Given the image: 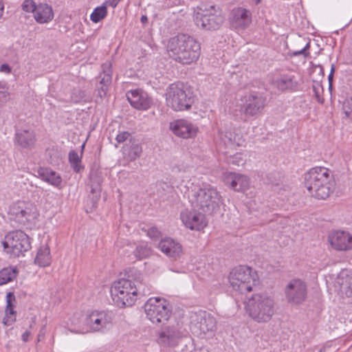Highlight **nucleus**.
Returning a JSON list of instances; mask_svg holds the SVG:
<instances>
[{"label":"nucleus","instance_id":"f257e3e1","mask_svg":"<svg viewBox=\"0 0 352 352\" xmlns=\"http://www.w3.org/2000/svg\"><path fill=\"white\" fill-rule=\"evenodd\" d=\"M150 289L144 282V276L137 270L128 278L115 282L111 288V295L115 303L120 307L132 306L138 294L145 295Z\"/></svg>","mask_w":352,"mask_h":352},{"label":"nucleus","instance_id":"f03ea898","mask_svg":"<svg viewBox=\"0 0 352 352\" xmlns=\"http://www.w3.org/2000/svg\"><path fill=\"white\" fill-rule=\"evenodd\" d=\"M170 58L182 65L197 61L201 54L200 44L188 34H179L170 38L167 45Z\"/></svg>","mask_w":352,"mask_h":352},{"label":"nucleus","instance_id":"7ed1b4c3","mask_svg":"<svg viewBox=\"0 0 352 352\" xmlns=\"http://www.w3.org/2000/svg\"><path fill=\"white\" fill-rule=\"evenodd\" d=\"M305 186L311 195L318 199H325L333 192V181L329 170L314 167L305 174Z\"/></svg>","mask_w":352,"mask_h":352},{"label":"nucleus","instance_id":"20e7f679","mask_svg":"<svg viewBox=\"0 0 352 352\" xmlns=\"http://www.w3.org/2000/svg\"><path fill=\"white\" fill-rule=\"evenodd\" d=\"M190 202L193 208H197L207 214L217 212L222 204V199L216 188L208 186L199 188L192 192Z\"/></svg>","mask_w":352,"mask_h":352},{"label":"nucleus","instance_id":"39448f33","mask_svg":"<svg viewBox=\"0 0 352 352\" xmlns=\"http://www.w3.org/2000/svg\"><path fill=\"white\" fill-rule=\"evenodd\" d=\"M274 300L266 294H254L246 303V309L250 316L258 322L270 320L274 312Z\"/></svg>","mask_w":352,"mask_h":352},{"label":"nucleus","instance_id":"423d86ee","mask_svg":"<svg viewBox=\"0 0 352 352\" xmlns=\"http://www.w3.org/2000/svg\"><path fill=\"white\" fill-rule=\"evenodd\" d=\"M166 96L167 105L176 111L188 110L194 102L192 92L179 82L170 85Z\"/></svg>","mask_w":352,"mask_h":352},{"label":"nucleus","instance_id":"0eeeda50","mask_svg":"<svg viewBox=\"0 0 352 352\" xmlns=\"http://www.w3.org/2000/svg\"><path fill=\"white\" fill-rule=\"evenodd\" d=\"M4 252L11 258L23 255L31 248L30 238L23 231L16 230L8 233L1 242Z\"/></svg>","mask_w":352,"mask_h":352},{"label":"nucleus","instance_id":"6e6552de","mask_svg":"<svg viewBox=\"0 0 352 352\" xmlns=\"http://www.w3.org/2000/svg\"><path fill=\"white\" fill-rule=\"evenodd\" d=\"M168 306V302L163 298H150L144 306L146 318L153 324H164L172 314Z\"/></svg>","mask_w":352,"mask_h":352},{"label":"nucleus","instance_id":"1a4fd4ad","mask_svg":"<svg viewBox=\"0 0 352 352\" xmlns=\"http://www.w3.org/2000/svg\"><path fill=\"white\" fill-rule=\"evenodd\" d=\"M198 11L194 15V21L197 26L205 30L213 31L218 30L224 21L221 10L215 6L209 8L203 6L197 7Z\"/></svg>","mask_w":352,"mask_h":352},{"label":"nucleus","instance_id":"9d476101","mask_svg":"<svg viewBox=\"0 0 352 352\" xmlns=\"http://www.w3.org/2000/svg\"><path fill=\"white\" fill-rule=\"evenodd\" d=\"M251 267L240 265L232 270L229 276V281L233 289L241 293L249 292L256 285L255 275Z\"/></svg>","mask_w":352,"mask_h":352},{"label":"nucleus","instance_id":"9b49d317","mask_svg":"<svg viewBox=\"0 0 352 352\" xmlns=\"http://www.w3.org/2000/svg\"><path fill=\"white\" fill-rule=\"evenodd\" d=\"M216 327V320L206 311H199L190 316V330L193 334L204 337L209 332H212Z\"/></svg>","mask_w":352,"mask_h":352},{"label":"nucleus","instance_id":"f8f14e48","mask_svg":"<svg viewBox=\"0 0 352 352\" xmlns=\"http://www.w3.org/2000/svg\"><path fill=\"white\" fill-rule=\"evenodd\" d=\"M266 104L267 98L263 93L252 92L245 96L241 111L247 118H256L263 113Z\"/></svg>","mask_w":352,"mask_h":352},{"label":"nucleus","instance_id":"ddd939ff","mask_svg":"<svg viewBox=\"0 0 352 352\" xmlns=\"http://www.w3.org/2000/svg\"><path fill=\"white\" fill-rule=\"evenodd\" d=\"M9 214L11 219L25 226L36 219L38 212L32 204L18 202L10 208Z\"/></svg>","mask_w":352,"mask_h":352},{"label":"nucleus","instance_id":"4468645a","mask_svg":"<svg viewBox=\"0 0 352 352\" xmlns=\"http://www.w3.org/2000/svg\"><path fill=\"white\" fill-rule=\"evenodd\" d=\"M285 294L288 302L295 305L301 304L307 298V284L301 279H293L286 286Z\"/></svg>","mask_w":352,"mask_h":352},{"label":"nucleus","instance_id":"2eb2a0df","mask_svg":"<svg viewBox=\"0 0 352 352\" xmlns=\"http://www.w3.org/2000/svg\"><path fill=\"white\" fill-rule=\"evenodd\" d=\"M197 208L185 209L180 214V218L183 223L187 228L192 230H201L208 224L206 214H203V212L197 211Z\"/></svg>","mask_w":352,"mask_h":352},{"label":"nucleus","instance_id":"dca6fc26","mask_svg":"<svg viewBox=\"0 0 352 352\" xmlns=\"http://www.w3.org/2000/svg\"><path fill=\"white\" fill-rule=\"evenodd\" d=\"M111 322V318L104 311H93L84 319V323L87 326L85 331L80 332L98 331L106 328Z\"/></svg>","mask_w":352,"mask_h":352},{"label":"nucleus","instance_id":"f3484780","mask_svg":"<svg viewBox=\"0 0 352 352\" xmlns=\"http://www.w3.org/2000/svg\"><path fill=\"white\" fill-rule=\"evenodd\" d=\"M126 96L131 105L138 110H147L153 104V99L148 94L140 89L129 91Z\"/></svg>","mask_w":352,"mask_h":352},{"label":"nucleus","instance_id":"a211bd4d","mask_svg":"<svg viewBox=\"0 0 352 352\" xmlns=\"http://www.w3.org/2000/svg\"><path fill=\"white\" fill-rule=\"evenodd\" d=\"M329 241L332 248L338 251H346L352 249V236L346 232L337 230L329 236Z\"/></svg>","mask_w":352,"mask_h":352},{"label":"nucleus","instance_id":"6ab92c4d","mask_svg":"<svg viewBox=\"0 0 352 352\" xmlns=\"http://www.w3.org/2000/svg\"><path fill=\"white\" fill-rule=\"evenodd\" d=\"M226 185L235 191L243 192L250 186V179L248 176L239 173H228L223 177Z\"/></svg>","mask_w":352,"mask_h":352},{"label":"nucleus","instance_id":"aec40b11","mask_svg":"<svg viewBox=\"0 0 352 352\" xmlns=\"http://www.w3.org/2000/svg\"><path fill=\"white\" fill-rule=\"evenodd\" d=\"M170 129L177 136L182 138H190L196 135L198 128L186 120H178L170 123Z\"/></svg>","mask_w":352,"mask_h":352},{"label":"nucleus","instance_id":"412c9836","mask_svg":"<svg viewBox=\"0 0 352 352\" xmlns=\"http://www.w3.org/2000/svg\"><path fill=\"white\" fill-rule=\"evenodd\" d=\"M181 337V331L174 326H168L160 331L158 341L164 346H175Z\"/></svg>","mask_w":352,"mask_h":352},{"label":"nucleus","instance_id":"4be33fe9","mask_svg":"<svg viewBox=\"0 0 352 352\" xmlns=\"http://www.w3.org/2000/svg\"><path fill=\"white\" fill-rule=\"evenodd\" d=\"M34 132L30 129H17L15 133L14 142L23 148H30L35 143Z\"/></svg>","mask_w":352,"mask_h":352},{"label":"nucleus","instance_id":"5701e85b","mask_svg":"<svg viewBox=\"0 0 352 352\" xmlns=\"http://www.w3.org/2000/svg\"><path fill=\"white\" fill-rule=\"evenodd\" d=\"M158 247L166 256L174 259L179 257L182 252V245L170 238L162 239Z\"/></svg>","mask_w":352,"mask_h":352},{"label":"nucleus","instance_id":"b1692460","mask_svg":"<svg viewBox=\"0 0 352 352\" xmlns=\"http://www.w3.org/2000/svg\"><path fill=\"white\" fill-rule=\"evenodd\" d=\"M252 22V14L250 10L239 8L233 10L232 23L236 28H245Z\"/></svg>","mask_w":352,"mask_h":352},{"label":"nucleus","instance_id":"393cba45","mask_svg":"<svg viewBox=\"0 0 352 352\" xmlns=\"http://www.w3.org/2000/svg\"><path fill=\"white\" fill-rule=\"evenodd\" d=\"M142 148L138 140L130 138V142L123 146V154L130 161H134L141 156Z\"/></svg>","mask_w":352,"mask_h":352},{"label":"nucleus","instance_id":"a878e982","mask_svg":"<svg viewBox=\"0 0 352 352\" xmlns=\"http://www.w3.org/2000/svg\"><path fill=\"white\" fill-rule=\"evenodd\" d=\"M34 17L36 22L45 23L51 21L54 18V12L52 6L47 3H39L34 13Z\"/></svg>","mask_w":352,"mask_h":352},{"label":"nucleus","instance_id":"bb28decb","mask_svg":"<svg viewBox=\"0 0 352 352\" xmlns=\"http://www.w3.org/2000/svg\"><path fill=\"white\" fill-rule=\"evenodd\" d=\"M36 173L42 180L56 187H58L62 182L61 177L50 168L39 167Z\"/></svg>","mask_w":352,"mask_h":352},{"label":"nucleus","instance_id":"cd10ccee","mask_svg":"<svg viewBox=\"0 0 352 352\" xmlns=\"http://www.w3.org/2000/svg\"><path fill=\"white\" fill-rule=\"evenodd\" d=\"M19 274L16 267H7L0 270V286L7 284L15 279Z\"/></svg>","mask_w":352,"mask_h":352},{"label":"nucleus","instance_id":"c85d7f7f","mask_svg":"<svg viewBox=\"0 0 352 352\" xmlns=\"http://www.w3.org/2000/svg\"><path fill=\"white\" fill-rule=\"evenodd\" d=\"M275 83L276 87L281 91L294 89L297 87V82L292 76H283L277 79Z\"/></svg>","mask_w":352,"mask_h":352},{"label":"nucleus","instance_id":"c756f323","mask_svg":"<svg viewBox=\"0 0 352 352\" xmlns=\"http://www.w3.org/2000/svg\"><path fill=\"white\" fill-rule=\"evenodd\" d=\"M50 248L46 245L38 250L34 262L41 267H45L50 265Z\"/></svg>","mask_w":352,"mask_h":352},{"label":"nucleus","instance_id":"7c9ffc66","mask_svg":"<svg viewBox=\"0 0 352 352\" xmlns=\"http://www.w3.org/2000/svg\"><path fill=\"white\" fill-rule=\"evenodd\" d=\"M82 156L78 155L76 151L72 150L70 151L68 155L69 162L74 170L77 173H81L85 166L81 164Z\"/></svg>","mask_w":352,"mask_h":352},{"label":"nucleus","instance_id":"2f4dec72","mask_svg":"<svg viewBox=\"0 0 352 352\" xmlns=\"http://www.w3.org/2000/svg\"><path fill=\"white\" fill-rule=\"evenodd\" d=\"M220 139L228 148H234L236 146H240V142L236 139V135L231 131H226L224 133H221Z\"/></svg>","mask_w":352,"mask_h":352},{"label":"nucleus","instance_id":"473e14b6","mask_svg":"<svg viewBox=\"0 0 352 352\" xmlns=\"http://www.w3.org/2000/svg\"><path fill=\"white\" fill-rule=\"evenodd\" d=\"M90 188H101L102 173L97 168H91L89 173Z\"/></svg>","mask_w":352,"mask_h":352},{"label":"nucleus","instance_id":"72a5a7b5","mask_svg":"<svg viewBox=\"0 0 352 352\" xmlns=\"http://www.w3.org/2000/svg\"><path fill=\"white\" fill-rule=\"evenodd\" d=\"M107 15V8L104 4L94 8L90 15V19L94 23H98Z\"/></svg>","mask_w":352,"mask_h":352},{"label":"nucleus","instance_id":"f704fd0d","mask_svg":"<svg viewBox=\"0 0 352 352\" xmlns=\"http://www.w3.org/2000/svg\"><path fill=\"white\" fill-rule=\"evenodd\" d=\"M102 69H103V76L101 77V80L100 81V83L102 85V86L107 87L111 84V75H112V71L111 69V64L110 63H104L102 65Z\"/></svg>","mask_w":352,"mask_h":352},{"label":"nucleus","instance_id":"c9c22d12","mask_svg":"<svg viewBox=\"0 0 352 352\" xmlns=\"http://www.w3.org/2000/svg\"><path fill=\"white\" fill-rule=\"evenodd\" d=\"M151 250L146 245H140L134 250V255L138 259H143L151 254Z\"/></svg>","mask_w":352,"mask_h":352},{"label":"nucleus","instance_id":"e433bc0d","mask_svg":"<svg viewBox=\"0 0 352 352\" xmlns=\"http://www.w3.org/2000/svg\"><path fill=\"white\" fill-rule=\"evenodd\" d=\"M36 7L37 5L33 0H25L21 5L22 10L27 12L34 13Z\"/></svg>","mask_w":352,"mask_h":352},{"label":"nucleus","instance_id":"4c0bfd02","mask_svg":"<svg viewBox=\"0 0 352 352\" xmlns=\"http://www.w3.org/2000/svg\"><path fill=\"white\" fill-rule=\"evenodd\" d=\"M309 47H310V43L308 42L302 49H301L300 50H296V51L290 50L289 52V54L291 56H297L299 55H302L304 57L307 58L310 56V53L308 52Z\"/></svg>","mask_w":352,"mask_h":352},{"label":"nucleus","instance_id":"58836bf2","mask_svg":"<svg viewBox=\"0 0 352 352\" xmlns=\"http://www.w3.org/2000/svg\"><path fill=\"white\" fill-rule=\"evenodd\" d=\"M101 188H91L89 198L91 199L93 206H94L100 198Z\"/></svg>","mask_w":352,"mask_h":352},{"label":"nucleus","instance_id":"ea45409f","mask_svg":"<svg viewBox=\"0 0 352 352\" xmlns=\"http://www.w3.org/2000/svg\"><path fill=\"white\" fill-rule=\"evenodd\" d=\"M320 88L322 89V85H320V83L319 82H314V84L312 85V89H313V91L314 92V96H315L316 99L317 100V101L319 103L323 104L324 100L320 95L319 89Z\"/></svg>","mask_w":352,"mask_h":352},{"label":"nucleus","instance_id":"a19ab883","mask_svg":"<svg viewBox=\"0 0 352 352\" xmlns=\"http://www.w3.org/2000/svg\"><path fill=\"white\" fill-rule=\"evenodd\" d=\"M343 109L346 117L352 119V97L347 98L344 102Z\"/></svg>","mask_w":352,"mask_h":352},{"label":"nucleus","instance_id":"79ce46f5","mask_svg":"<svg viewBox=\"0 0 352 352\" xmlns=\"http://www.w3.org/2000/svg\"><path fill=\"white\" fill-rule=\"evenodd\" d=\"M229 163L232 164L234 165L240 166L243 165L245 163V160L243 159L241 153H236L233 156L230 157Z\"/></svg>","mask_w":352,"mask_h":352},{"label":"nucleus","instance_id":"37998d69","mask_svg":"<svg viewBox=\"0 0 352 352\" xmlns=\"http://www.w3.org/2000/svg\"><path fill=\"white\" fill-rule=\"evenodd\" d=\"M130 138H133L130 133L122 131L117 135L116 140L118 143H123L127 140L130 142Z\"/></svg>","mask_w":352,"mask_h":352},{"label":"nucleus","instance_id":"c03bdc74","mask_svg":"<svg viewBox=\"0 0 352 352\" xmlns=\"http://www.w3.org/2000/svg\"><path fill=\"white\" fill-rule=\"evenodd\" d=\"M147 234L153 239H159L161 236V232L156 227L150 228L147 231Z\"/></svg>","mask_w":352,"mask_h":352},{"label":"nucleus","instance_id":"a18cd8bd","mask_svg":"<svg viewBox=\"0 0 352 352\" xmlns=\"http://www.w3.org/2000/svg\"><path fill=\"white\" fill-rule=\"evenodd\" d=\"M267 179L272 185H278L280 177L278 173H270L267 175Z\"/></svg>","mask_w":352,"mask_h":352},{"label":"nucleus","instance_id":"49530a36","mask_svg":"<svg viewBox=\"0 0 352 352\" xmlns=\"http://www.w3.org/2000/svg\"><path fill=\"white\" fill-rule=\"evenodd\" d=\"M334 72H335V65L333 64H332L331 67V71H330V73L328 76L329 90H331L332 87H333V80Z\"/></svg>","mask_w":352,"mask_h":352},{"label":"nucleus","instance_id":"de8ad7c7","mask_svg":"<svg viewBox=\"0 0 352 352\" xmlns=\"http://www.w3.org/2000/svg\"><path fill=\"white\" fill-rule=\"evenodd\" d=\"M16 300L15 295L14 292H9L6 295V303L10 307H11V305H14V302Z\"/></svg>","mask_w":352,"mask_h":352},{"label":"nucleus","instance_id":"09e8293b","mask_svg":"<svg viewBox=\"0 0 352 352\" xmlns=\"http://www.w3.org/2000/svg\"><path fill=\"white\" fill-rule=\"evenodd\" d=\"M15 317L9 316V315H6L3 320V322L5 325L9 326L12 324L15 321Z\"/></svg>","mask_w":352,"mask_h":352},{"label":"nucleus","instance_id":"8fccbe9b","mask_svg":"<svg viewBox=\"0 0 352 352\" xmlns=\"http://www.w3.org/2000/svg\"><path fill=\"white\" fill-rule=\"evenodd\" d=\"M121 1L122 0H107L104 3H103V4L104 6H106L107 8V6H111L112 8H114L117 6L118 3Z\"/></svg>","mask_w":352,"mask_h":352},{"label":"nucleus","instance_id":"3c124183","mask_svg":"<svg viewBox=\"0 0 352 352\" xmlns=\"http://www.w3.org/2000/svg\"><path fill=\"white\" fill-rule=\"evenodd\" d=\"M107 91H108V87L101 86V87L98 89L99 96L101 98H104L107 95Z\"/></svg>","mask_w":352,"mask_h":352},{"label":"nucleus","instance_id":"603ef678","mask_svg":"<svg viewBox=\"0 0 352 352\" xmlns=\"http://www.w3.org/2000/svg\"><path fill=\"white\" fill-rule=\"evenodd\" d=\"M14 305H11V307H10L8 305H6V315H14L16 312L14 310Z\"/></svg>","mask_w":352,"mask_h":352},{"label":"nucleus","instance_id":"864d4df0","mask_svg":"<svg viewBox=\"0 0 352 352\" xmlns=\"http://www.w3.org/2000/svg\"><path fill=\"white\" fill-rule=\"evenodd\" d=\"M0 70L6 73H10L12 71L11 67L7 64L3 63L1 65Z\"/></svg>","mask_w":352,"mask_h":352},{"label":"nucleus","instance_id":"5fc2aeb1","mask_svg":"<svg viewBox=\"0 0 352 352\" xmlns=\"http://www.w3.org/2000/svg\"><path fill=\"white\" fill-rule=\"evenodd\" d=\"M30 332L29 331H25L21 336L22 340L25 342L29 340V337L30 336Z\"/></svg>","mask_w":352,"mask_h":352},{"label":"nucleus","instance_id":"6e6d98bb","mask_svg":"<svg viewBox=\"0 0 352 352\" xmlns=\"http://www.w3.org/2000/svg\"><path fill=\"white\" fill-rule=\"evenodd\" d=\"M3 10H4V6L1 1V0H0V19L3 16Z\"/></svg>","mask_w":352,"mask_h":352},{"label":"nucleus","instance_id":"4d7b16f0","mask_svg":"<svg viewBox=\"0 0 352 352\" xmlns=\"http://www.w3.org/2000/svg\"><path fill=\"white\" fill-rule=\"evenodd\" d=\"M140 21L142 23H147L148 21V18L146 15H142L140 18Z\"/></svg>","mask_w":352,"mask_h":352},{"label":"nucleus","instance_id":"13d9d810","mask_svg":"<svg viewBox=\"0 0 352 352\" xmlns=\"http://www.w3.org/2000/svg\"><path fill=\"white\" fill-rule=\"evenodd\" d=\"M85 144H86V142H85L81 145L80 155H81L82 157L83 152H84V149H85Z\"/></svg>","mask_w":352,"mask_h":352},{"label":"nucleus","instance_id":"bf43d9fd","mask_svg":"<svg viewBox=\"0 0 352 352\" xmlns=\"http://www.w3.org/2000/svg\"><path fill=\"white\" fill-rule=\"evenodd\" d=\"M255 1V3L257 5L258 3H261V0H254Z\"/></svg>","mask_w":352,"mask_h":352},{"label":"nucleus","instance_id":"052dcab7","mask_svg":"<svg viewBox=\"0 0 352 352\" xmlns=\"http://www.w3.org/2000/svg\"><path fill=\"white\" fill-rule=\"evenodd\" d=\"M320 68V72L323 74V67L322 66H319Z\"/></svg>","mask_w":352,"mask_h":352},{"label":"nucleus","instance_id":"680f3d73","mask_svg":"<svg viewBox=\"0 0 352 352\" xmlns=\"http://www.w3.org/2000/svg\"><path fill=\"white\" fill-rule=\"evenodd\" d=\"M32 324L35 323V318H32Z\"/></svg>","mask_w":352,"mask_h":352},{"label":"nucleus","instance_id":"e2e57ef3","mask_svg":"<svg viewBox=\"0 0 352 352\" xmlns=\"http://www.w3.org/2000/svg\"><path fill=\"white\" fill-rule=\"evenodd\" d=\"M32 326H33V324H31L30 327L32 328Z\"/></svg>","mask_w":352,"mask_h":352}]
</instances>
